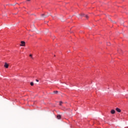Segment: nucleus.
<instances>
[{"mask_svg":"<svg viewBox=\"0 0 128 128\" xmlns=\"http://www.w3.org/2000/svg\"><path fill=\"white\" fill-rule=\"evenodd\" d=\"M30 56H31V57H32V54H30Z\"/></svg>","mask_w":128,"mask_h":128,"instance_id":"ddd939ff","label":"nucleus"},{"mask_svg":"<svg viewBox=\"0 0 128 128\" xmlns=\"http://www.w3.org/2000/svg\"><path fill=\"white\" fill-rule=\"evenodd\" d=\"M120 52H122V50L120 49L119 50H118V54H120Z\"/></svg>","mask_w":128,"mask_h":128,"instance_id":"1a4fd4ad","label":"nucleus"},{"mask_svg":"<svg viewBox=\"0 0 128 128\" xmlns=\"http://www.w3.org/2000/svg\"><path fill=\"white\" fill-rule=\"evenodd\" d=\"M30 84V86H34V83L32 82H31Z\"/></svg>","mask_w":128,"mask_h":128,"instance_id":"9b49d317","label":"nucleus"},{"mask_svg":"<svg viewBox=\"0 0 128 128\" xmlns=\"http://www.w3.org/2000/svg\"><path fill=\"white\" fill-rule=\"evenodd\" d=\"M62 102L60 101V102L59 105L62 106Z\"/></svg>","mask_w":128,"mask_h":128,"instance_id":"6e6552de","label":"nucleus"},{"mask_svg":"<svg viewBox=\"0 0 128 128\" xmlns=\"http://www.w3.org/2000/svg\"><path fill=\"white\" fill-rule=\"evenodd\" d=\"M4 66L6 68H8V64L7 63H5Z\"/></svg>","mask_w":128,"mask_h":128,"instance_id":"7ed1b4c3","label":"nucleus"},{"mask_svg":"<svg viewBox=\"0 0 128 128\" xmlns=\"http://www.w3.org/2000/svg\"><path fill=\"white\" fill-rule=\"evenodd\" d=\"M116 112H122L120 109L119 108H116Z\"/></svg>","mask_w":128,"mask_h":128,"instance_id":"423d86ee","label":"nucleus"},{"mask_svg":"<svg viewBox=\"0 0 128 128\" xmlns=\"http://www.w3.org/2000/svg\"><path fill=\"white\" fill-rule=\"evenodd\" d=\"M58 91H54V94H58Z\"/></svg>","mask_w":128,"mask_h":128,"instance_id":"9d476101","label":"nucleus"},{"mask_svg":"<svg viewBox=\"0 0 128 128\" xmlns=\"http://www.w3.org/2000/svg\"><path fill=\"white\" fill-rule=\"evenodd\" d=\"M36 82H38V80H36Z\"/></svg>","mask_w":128,"mask_h":128,"instance_id":"f8f14e48","label":"nucleus"},{"mask_svg":"<svg viewBox=\"0 0 128 128\" xmlns=\"http://www.w3.org/2000/svg\"><path fill=\"white\" fill-rule=\"evenodd\" d=\"M110 113L112 114H116V110H112L110 112Z\"/></svg>","mask_w":128,"mask_h":128,"instance_id":"20e7f679","label":"nucleus"},{"mask_svg":"<svg viewBox=\"0 0 128 128\" xmlns=\"http://www.w3.org/2000/svg\"><path fill=\"white\" fill-rule=\"evenodd\" d=\"M80 16H85V18H88V15H84V14H79Z\"/></svg>","mask_w":128,"mask_h":128,"instance_id":"f03ea898","label":"nucleus"},{"mask_svg":"<svg viewBox=\"0 0 128 128\" xmlns=\"http://www.w3.org/2000/svg\"><path fill=\"white\" fill-rule=\"evenodd\" d=\"M20 46H26V42H24V41H22Z\"/></svg>","mask_w":128,"mask_h":128,"instance_id":"f257e3e1","label":"nucleus"},{"mask_svg":"<svg viewBox=\"0 0 128 128\" xmlns=\"http://www.w3.org/2000/svg\"><path fill=\"white\" fill-rule=\"evenodd\" d=\"M108 46H110V44H108Z\"/></svg>","mask_w":128,"mask_h":128,"instance_id":"2eb2a0df","label":"nucleus"},{"mask_svg":"<svg viewBox=\"0 0 128 128\" xmlns=\"http://www.w3.org/2000/svg\"><path fill=\"white\" fill-rule=\"evenodd\" d=\"M42 18H48V16H44V14H42Z\"/></svg>","mask_w":128,"mask_h":128,"instance_id":"0eeeda50","label":"nucleus"},{"mask_svg":"<svg viewBox=\"0 0 128 128\" xmlns=\"http://www.w3.org/2000/svg\"><path fill=\"white\" fill-rule=\"evenodd\" d=\"M28 0V2H30V0Z\"/></svg>","mask_w":128,"mask_h":128,"instance_id":"4468645a","label":"nucleus"},{"mask_svg":"<svg viewBox=\"0 0 128 128\" xmlns=\"http://www.w3.org/2000/svg\"><path fill=\"white\" fill-rule=\"evenodd\" d=\"M56 118L58 120H60V118H62V116L60 115H58Z\"/></svg>","mask_w":128,"mask_h":128,"instance_id":"39448f33","label":"nucleus"}]
</instances>
